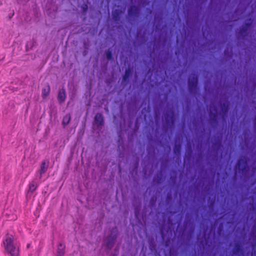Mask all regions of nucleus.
Segmentation results:
<instances>
[{
	"label": "nucleus",
	"mask_w": 256,
	"mask_h": 256,
	"mask_svg": "<svg viewBox=\"0 0 256 256\" xmlns=\"http://www.w3.org/2000/svg\"><path fill=\"white\" fill-rule=\"evenodd\" d=\"M4 245L6 252L10 256H18V250L14 244V237L12 235L8 234L6 240L4 241Z\"/></svg>",
	"instance_id": "obj_1"
},
{
	"label": "nucleus",
	"mask_w": 256,
	"mask_h": 256,
	"mask_svg": "<svg viewBox=\"0 0 256 256\" xmlns=\"http://www.w3.org/2000/svg\"><path fill=\"white\" fill-rule=\"evenodd\" d=\"M198 78L195 74L190 76L188 79V86L191 92L194 90L196 86Z\"/></svg>",
	"instance_id": "obj_2"
},
{
	"label": "nucleus",
	"mask_w": 256,
	"mask_h": 256,
	"mask_svg": "<svg viewBox=\"0 0 256 256\" xmlns=\"http://www.w3.org/2000/svg\"><path fill=\"white\" fill-rule=\"evenodd\" d=\"M66 92L64 89H60L59 90L58 98V100L60 102H64L66 99Z\"/></svg>",
	"instance_id": "obj_3"
},
{
	"label": "nucleus",
	"mask_w": 256,
	"mask_h": 256,
	"mask_svg": "<svg viewBox=\"0 0 256 256\" xmlns=\"http://www.w3.org/2000/svg\"><path fill=\"white\" fill-rule=\"evenodd\" d=\"M94 121L98 126L102 125L103 124V117L102 114L100 113L96 114L94 118Z\"/></svg>",
	"instance_id": "obj_4"
},
{
	"label": "nucleus",
	"mask_w": 256,
	"mask_h": 256,
	"mask_svg": "<svg viewBox=\"0 0 256 256\" xmlns=\"http://www.w3.org/2000/svg\"><path fill=\"white\" fill-rule=\"evenodd\" d=\"M64 248L65 246L62 243H60L58 248L57 256H64Z\"/></svg>",
	"instance_id": "obj_5"
},
{
	"label": "nucleus",
	"mask_w": 256,
	"mask_h": 256,
	"mask_svg": "<svg viewBox=\"0 0 256 256\" xmlns=\"http://www.w3.org/2000/svg\"><path fill=\"white\" fill-rule=\"evenodd\" d=\"M48 166V162H46L45 161H44L42 162V164L40 166V176L44 174L47 170Z\"/></svg>",
	"instance_id": "obj_6"
},
{
	"label": "nucleus",
	"mask_w": 256,
	"mask_h": 256,
	"mask_svg": "<svg viewBox=\"0 0 256 256\" xmlns=\"http://www.w3.org/2000/svg\"><path fill=\"white\" fill-rule=\"evenodd\" d=\"M210 112L211 116L215 118L218 114V110L214 106H211L210 108Z\"/></svg>",
	"instance_id": "obj_7"
},
{
	"label": "nucleus",
	"mask_w": 256,
	"mask_h": 256,
	"mask_svg": "<svg viewBox=\"0 0 256 256\" xmlns=\"http://www.w3.org/2000/svg\"><path fill=\"white\" fill-rule=\"evenodd\" d=\"M138 13V10L137 7L135 6H131L128 10V14L130 16H135Z\"/></svg>",
	"instance_id": "obj_8"
},
{
	"label": "nucleus",
	"mask_w": 256,
	"mask_h": 256,
	"mask_svg": "<svg viewBox=\"0 0 256 256\" xmlns=\"http://www.w3.org/2000/svg\"><path fill=\"white\" fill-rule=\"evenodd\" d=\"M50 91V88L49 86H45L42 89V96L43 98H46L48 95Z\"/></svg>",
	"instance_id": "obj_9"
},
{
	"label": "nucleus",
	"mask_w": 256,
	"mask_h": 256,
	"mask_svg": "<svg viewBox=\"0 0 256 256\" xmlns=\"http://www.w3.org/2000/svg\"><path fill=\"white\" fill-rule=\"evenodd\" d=\"M70 120V116L69 114L64 116L62 120V124L64 126L67 125Z\"/></svg>",
	"instance_id": "obj_10"
},
{
	"label": "nucleus",
	"mask_w": 256,
	"mask_h": 256,
	"mask_svg": "<svg viewBox=\"0 0 256 256\" xmlns=\"http://www.w3.org/2000/svg\"><path fill=\"white\" fill-rule=\"evenodd\" d=\"M37 187V184L34 182H32V184H30L29 186V190L33 192H34Z\"/></svg>",
	"instance_id": "obj_11"
},
{
	"label": "nucleus",
	"mask_w": 256,
	"mask_h": 256,
	"mask_svg": "<svg viewBox=\"0 0 256 256\" xmlns=\"http://www.w3.org/2000/svg\"><path fill=\"white\" fill-rule=\"evenodd\" d=\"M228 106V104L227 103L224 104L223 106H222V112L224 113V112H227Z\"/></svg>",
	"instance_id": "obj_12"
},
{
	"label": "nucleus",
	"mask_w": 256,
	"mask_h": 256,
	"mask_svg": "<svg viewBox=\"0 0 256 256\" xmlns=\"http://www.w3.org/2000/svg\"><path fill=\"white\" fill-rule=\"evenodd\" d=\"M106 56L108 60H110L112 58V52L110 50H108L106 52Z\"/></svg>",
	"instance_id": "obj_13"
},
{
	"label": "nucleus",
	"mask_w": 256,
	"mask_h": 256,
	"mask_svg": "<svg viewBox=\"0 0 256 256\" xmlns=\"http://www.w3.org/2000/svg\"><path fill=\"white\" fill-rule=\"evenodd\" d=\"M242 162H244V165L246 164V162L242 160H238V168H240V165ZM245 167H246V166H244L242 168H244Z\"/></svg>",
	"instance_id": "obj_14"
},
{
	"label": "nucleus",
	"mask_w": 256,
	"mask_h": 256,
	"mask_svg": "<svg viewBox=\"0 0 256 256\" xmlns=\"http://www.w3.org/2000/svg\"><path fill=\"white\" fill-rule=\"evenodd\" d=\"M240 246H236L234 250V254H237L239 250H240Z\"/></svg>",
	"instance_id": "obj_15"
},
{
	"label": "nucleus",
	"mask_w": 256,
	"mask_h": 256,
	"mask_svg": "<svg viewBox=\"0 0 256 256\" xmlns=\"http://www.w3.org/2000/svg\"><path fill=\"white\" fill-rule=\"evenodd\" d=\"M180 149V146H175V148H174V152H175L176 154V152L179 153Z\"/></svg>",
	"instance_id": "obj_16"
},
{
	"label": "nucleus",
	"mask_w": 256,
	"mask_h": 256,
	"mask_svg": "<svg viewBox=\"0 0 256 256\" xmlns=\"http://www.w3.org/2000/svg\"><path fill=\"white\" fill-rule=\"evenodd\" d=\"M173 116V114H172V116L170 118V120L172 123L173 122V116Z\"/></svg>",
	"instance_id": "obj_17"
},
{
	"label": "nucleus",
	"mask_w": 256,
	"mask_h": 256,
	"mask_svg": "<svg viewBox=\"0 0 256 256\" xmlns=\"http://www.w3.org/2000/svg\"><path fill=\"white\" fill-rule=\"evenodd\" d=\"M166 121L168 122L169 120H168V116L167 118H166Z\"/></svg>",
	"instance_id": "obj_18"
},
{
	"label": "nucleus",
	"mask_w": 256,
	"mask_h": 256,
	"mask_svg": "<svg viewBox=\"0 0 256 256\" xmlns=\"http://www.w3.org/2000/svg\"><path fill=\"white\" fill-rule=\"evenodd\" d=\"M126 74H127V72H126L125 73V76H126Z\"/></svg>",
	"instance_id": "obj_19"
}]
</instances>
